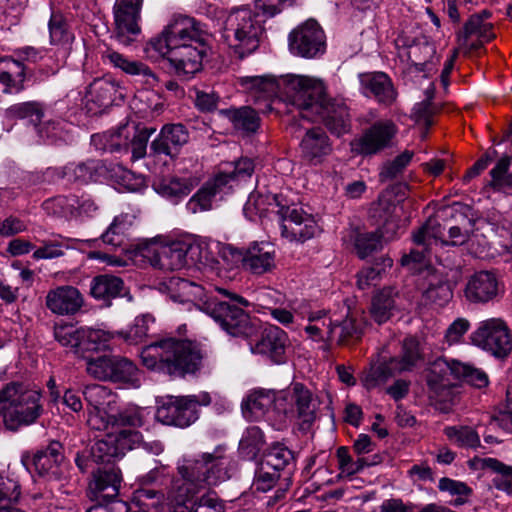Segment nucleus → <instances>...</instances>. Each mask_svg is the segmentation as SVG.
Returning a JSON list of instances; mask_svg holds the SVG:
<instances>
[{"label": "nucleus", "instance_id": "25", "mask_svg": "<svg viewBox=\"0 0 512 512\" xmlns=\"http://www.w3.org/2000/svg\"><path fill=\"white\" fill-rule=\"evenodd\" d=\"M237 83L241 91L255 104L269 102L276 96L280 98V77L276 78L273 75L242 76L237 79Z\"/></svg>", "mask_w": 512, "mask_h": 512}, {"label": "nucleus", "instance_id": "27", "mask_svg": "<svg viewBox=\"0 0 512 512\" xmlns=\"http://www.w3.org/2000/svg\"><path fill=\"white\" fill-rule=\"evenodd\" d=\"M382 269L367 267L358 273L357 286L361 290L374 289L369 313L375 322H384V294L382 288Z\"/></svg>", "mask_w": 512, "mask_h": 512}, {"label": "nucleus", "instance_id": "52", "mask_svg": "<svg viewBox=\"0 0 512 512\" xmlns=\"http://www.w3.org/2000/svg\"><path fill=\"white\" fill-rule=\"evenodd\" d=\"M77 195H60L45 202V208L67 219L77 218Z\"/></svg>", "mask_w": 512, "mask_h": 512}, {"label": "nucleus", "instance_id": "21", "mask_svg": "<svg viewBox=\"0 0 512 512\" xmlns=\"http://www.w3.org/2000/svg\"><path fill=\"white\" fill-rule=\"evenodd\" d=\"M314 115L318 116L324 126L337 137L350 130V115L347 106L341 100L328 97L326 93L319 102L314 104L309 118Z\"/></svg>", "mask_w": 512, "mask_h": 512}, {"label": "nucleus", "instance_id": "61", "mask_svg": "<svg viewBox=\"0 0 512 512\" xmlns=\"http://www.w3.org/2000/svg\"><path fill=\"white\" fill-rule=\"evenodd\" d=\"M81 328L73 325H59L54 328V337L62 345L73 349L77 353Z\"/></svg>", "mask_w": 512, "mask_h": 512}, {"label": "nucleus", "instance_id": "34", "mask_svg": "<svg viewBox=\"0 0 512 512\" xmlns=\"http://www.w3.org/2000/svg\"><path fill=\"white\" fill-rule=\"evenodd\" d=\"M220 115L227 118L236 133L242 137H251L257 134L261 128V117L250 106L222 109Z\"/></svg>", "mask_w": 512, "mask_h": 512}, {"label": "nucleus", "instance_id": "17", "mask_svg": "<svg viewBox=\"0 0 512 512\" xmlns=\"http://www.w3.org/2000/svg\"><path fill=\"white\" fill-rule=\"evenodd\" d=\"M272 200L278 208L276 212L281 219L283 237L289 241L303 243L318 233L319 227L311 215L305 213L301 208L283 205L278 195H274Z\"/></svg>", "mask_w": 512, "mask_h": 512}, {"label": "nucleus", "instance_id": "7", "mask_svg": "<svg viewBox=\"0 0 512 512\" xmlns=\"http://www.w3.org/2000/svg\"><path fill=\"white\" fill-rule=\"evenodd\" d=\"M143 448L158 455L163 446L158 441L146 442L139 431L124 429L117 433H107L91 447L90 457L95 463H110L124 456L126 451Z\"/></svg>", "mask_w": 512, "mask_h": 512}, {"label": "nucleus", "instance_id": "58", "mask_svg": "<svg viewBox=\"0 0 512 512\" xmlns=\"http://www.w3.org/2000/svg\"><path fill=\"white\" fill-rule=\"evenodd\" d=\"M115 417L111 408L89 410L87 424L91 429L106 431L115 427Z\"/></svg>", "mask_w": 512, "mask_h": 512}, {"label": "nucleus", "instance_id": "63", "mask_svg": "<svg viewBox=\"0 0 512 512\" xmlns=\"http://www.w3.org/2000/svg\"><path fill=\"white\" fill-rule=\"evenodd\" d=\"M130 136V127L126 125L119 127V129L116 132L111 133L109 135V138L107 139V146L105 147V149H108L111 152H128Z\"/></svg>", "mask_w": 512, "mask_h": 512}, {"label": "nucleus", "instance_id": "44", "mask_svg": "<svg viewBox=\"0 0 512 512\" xmlns=\"http://www.w3.org/2000/svg\"><path fill=\"white\" fill-rule=\"evenodd\" d=\"M119 87V83L110 77L96 79L89 87L90 101L99 108L108 107L114 101Z\"/></svg>", "mask_w": 512, "mask_h": 512}, {"label": "nucleus", "instance_id": "45", "mask_svg": "<svg viewBox=\"0 0 512 512\" xmlns=\"http://www.w3.org/2000/svg\"><path fill=\"white\" fill-rule=\"evenodd\" d=\"M401 369L411 371L417 365L425 362L423 344L416 335H407L402 340Z\"/></svg>", "mask_w": 512, "mask_h": 512}, {"label": "nucleus", "instance_id": "51", "mask_svg": "<svg viewBox=\"0 0 512 512\" xmlns=\"http://www.w3.org/2000/svg\"><path fill=\"white\" fill-rule=\"evenodd\" d=\"M130 226L131 223L128 221L126 215L116 216L105 233L102 234V241L112 247L122 246L124 244L126 232Z\"/></svg>", "mask_w": 512, "mask_h": 512}, {"label": "nucleus", "instance_id": "5", "mask_svg": "<svg viewBox=\"0 0 512 512\" xmlns=\"http://www.w3.org/2000/svg\"><path fill=\"white\" fill-rule=\"evenodd\" d=\"M262 21L248 8H235L225 19L224 39L240 59L255 52L264 35Z\"/></svg>", "mask_w": 512, "mask_h": 512}, {"label": "nucleus", "instance_id": "9", "mask_svg": "<svg viewBox=\"0 0 512 512\" xmlns=\"http://www.w3.org/2000/svg\"><path fill=\"white\" fill-rule=\"evenodd\" d=\"M286 402L284 413L294 422V428L301 434H308L318 418L319 397L300 382L292 383L279 401Z\"/></svg>", "mask_w": 512, "mask_h": 512}, {"label": "nucleus", "instance_id": "55", "mask_svg": "<svg viewBox=\"0 0 512 512\" xmlns=\"http://www.w3.org/2000/svg\"><path fill=\"white\" fill-rule=\"evenodd\" d=\"M361 381L368 390L374 389L384 382V357L381 353H378L371 360L369 368L363 373Z\"/></svg>", "mask_w": 512, "mask_h": 512}, {"label": "nucleus", "instance_id": "49", "mask_svg": "<svg viewBox=\"0 0 512 512\" xmlns=\"http://www.w3.org/2000/svg\"><path fill=\"white\" fill-rule=\"evenodd\" d=\"M444 433L449 440L454 441L460 448L476 450L483 447L479 434L470 426H448L445 428Z\"/></svg>", "mask_w": 512, "mask_h": 512}, {"label": "nucleus", "instance_id": "62", "mask_svg": "<svg viewBox=\"0 0 512 512\" xmlns=\"http://www.w3.org/2000/svg\"><path fill=\"white\" fill-rule=\"evenodd\" d=\"M115 427H141L144 424L142 410L135 406L114 413Z\"/></svg>", "mask_w": 512, "mask_h": 512}, {"label": "nucleus", "instance_id": "59", "mask_svg": "<svg viewBox=\"0 0 512 512\" xmlns=\"http://www.w3.org/2000/svg\"><path fill=\"white\" fill-rule=\"evenodd\" d=\"M435 112V104L432 102V96L426 97L423 101L416 103L412 109L415 122L422 124L427 131L434 124L433 116Z\"/></svg>", "mask_w": 512, "mask_h": 512}, {"label": "nucleus", "instance_id": "54", "mask_svg": "<svg viewBox=\"0 0 512 512\" xmlns=\"http://www.w3.org/2000/svg\"><path fill=\"white\" fill-rule=\"evenodd\" d=\"M490 470L496 473L492 479L493 486L500 491L511 493L512 492V466L494 458L493 461L488 462Z\"/></svg>", "mask_w": 512, "mask_h": 512}, {"label": "nucleus", "instance_id": "43", "mask_svg": "<svg viewBox=\"0 0 512 512\" xmlns=\"http://www.w3.org/2000/svg\"><path fill=\"white\" fill-rule=\"evenodd\" d=\"M384 144V125L377 123L367 130L364 135L351 141V151L359 155L376 153Z\"/></svg>", "mask_w": 512, "mask_h": 512}, {"label": "nucleus", "instance_id": "42", "mask_svg": "<svg viewBox=\"0 0 512 512\" xmlns=\"http://www.w3.org/2000/svg\"><path fill=\"white\" fill-rule=\"evenodd\" d=\"M79 333L80 339L76 354L81 355L83 358H85L86 362L88 361V359L93 358L87 356L86 353L98 352L108 348V341L110 340L109 333L100 329L84 327H81Z\"/></svg>", "mask_w": 512, "mask_h": 512}, {"label": "nucleus", "instance_id": "35", "mask_svg": "<svg viewBox=\"0 0 512 512\" xmlns=\"http://www.w3.org/2000/svg\"><path fill=\"white\" fill-rule=\"evenodd\" d=\"M123 290V280L111 274L95 276L90 282V295L105 303H110L112 299L119 297Z\"/></svg>", "mask_w": 512, "mask_h": 512}, {"label": "nucleus", "instance_id": "10", "mask_svg": "<svg viewBox=\"0 0 512 512\" xmlns=\"http://www.w3.org/2000/svg\"><path fill=\"white\" fill-rule=\"evenodd\" d=\"M86 372L94 379L121 383L130 388L142 384V371L128 358L119 355H102L88 359Z\"/></svg>", "mask_w": 512, "mask_h": 512}, {"label": "nucleus", "instance_id": "41", "mask_svg": "<svg viewBox=\"0 0 512 512\" xmlns=\"http://www.w3.org/2000/svg\"><path fill=\"white\" fill-rule=\"evenodd\" d=\"M169 296L174 302L191 304L201 299L203 288L189 280L172 277L167 283Z\"/></svg>", "mask_w": 512, "mask_h": 512}, {"label": "nucleus", "instance_id": "30", "mask_svg": "<svg viewBox=\"0 0 512 512\" xmlns=\"http://www.w3.org/2000/svg\"><path fill=\"white\" fill-rule=\"evenodd\" d=\"M189 131L180 123L166 124L159 135L151 143V150L158 155H166L171 158L177 156L180 148L188 143Z\"/></svg>", "mask_w": 512, "mask_h": 512}, {"label": "nucleus", "instance_id": "6", "mask_svg": "<svg viewBox=\"0 0 512 512\" xmlns=\"http://www.w3.org/2000/svg\"><path fill=\"white\" fill-rule=\"evenodd\" d=\"M231 460L221 447L213 453H203L199 459L184 460L178 466L179 477L173 480L204 488L230 478Z\"/></svg>", "mask_w": 512, "mask_h": 512}, {"label": "nucleus", "instance_id": "29", "mask_svg": "<svg viewBox=\"0 0 512 512\" xmlns=\"http://www.w3.org/2000/svg\"><path fill=\"white\" fill-rule=\"evenodd\" d=\"M102 59L128 75L139 77L148 88L153 89L159 83L158 76L148 65L141 61L130 60L112 48H107L103 52Z\"/></svg>", "mask_w": 512, "mask_h": 512}, {"label": "nucleus", "instance_id": "31", "mask_svg": "<svg viewBox=\"0 0 512 512\" xmlns=\"http://www.w3.org/2000/svg\"><path fill=\"white\" fill-rule=\"evenodd\" d=\"M242 263L252 274L271 272L275 268V248L269 242H253L242 253Z\"/></svg>", "mask_w": 512, "mask_h": 512}, {"label": "nucleus", "instance_id": "13", "mask_svg": "<svg viewBox=\"0 0 512 512\" xmlns=\"http://www.w3.org/2000/svg\"><path fill=\"white\" fill-rule=\"evenodd\" d=\"M200 309L231 336L247 337L254 331L249 315L236 304L210 297Z\"/></svg>", "mask_w": 512, "mask_h": 512}, {"label": "nucleus", "instance_id": "11", "mask_svg": "<svg viewBox=\"0 0 512 512\" xmlns=\"http://www.w3.org/2000/svg\"><path fill=\"white\" fill-rule=\"evenodd\" d=\"M198 245L184 241L166 244L149 243L140 248V253L153 267L165 271L180 270L195 263L194 254L199 252Z\"/></svg>", "mask_w": 512, "mask_h": 512}, {"label": "nucleus", "instance_id": "18", "mask_svg": "<svg viewBox=\"0 0 512 512\" xmlns=\"http://www.w3.org/2000/svg\"><path fill=\"white\" fill-rule=\"evenodd\" d=\"M288 41L291 53L303 58H315L326 50L324 31L314 19H308L294 28L289 33Z\"/></svg>", "mask_w": 512, "mask_h": 512}, {"label": "nucleus", "instance_id": "19", "mask_svg": "<svg viewBox=\"0 0 512 512\" xmlns=\"http://www.w3.org/2000/svg\"><path fill=\"white\" fill-rule=\"evenodd\" d=\"M504 286L496 270L475 271L467 278L463 296L471 304H487L498 301Z\"/></svg>", "mask_w": 512, "mask_h": 512}, {"label": "nucleus", "instance_id": "50", "mask_svg": "<svg viewBox=\"0 0 512 512\" xmlns=\"http://www.w3.org/2000/svg\"><path fill=\"white\" fill-rule=\"evenodd\" d=\"M197 182L192 178H170L161 181L156 186V191L167 198H181L187 196L196 186Z\"/></svg>", "mask_w": 512, "mask_h": 512}, {"label": "nucleus", "instance_id": "56", "mask_svg": "<svg viewBox=\"0 0 512 512\" xmlns=\"http://www.w3.org/2000/svg\"><path fill=\"white\" fill-rule=\"evenodd\" d=\"M362 90L366 96L382 99L384 96V73L367 72L359 75Z\"/></svg>", "mask_w": 512, "mask_h": 512}, {"label": "nucleus", "instance_id": "37", "mask_svg": "<svg viewBox=\"0 0 512 512\" xmlns=\"http://www.w3.org/2000/svg\"><path fill=\"white\" fill-rule=\"evenodd\" d=\"M407 47L410 49L408 58L411 60V65L415 67L418 72H426L427 66L431 63L432 58L436 54V47L428 37L422 35L414 37L408 42Z\"/></svg>", "mask_w": 512, "mask_h": 512}, {"label": "nucleus", "instance_id": "47", "mask_svg": "<svg viewBox=\"0 0 512 512\" xmlns=\"http://www.w3.org/2000/svg\"><path fill=\"white\" fill-rule=\"evenodd\" d=\"M82 394L90 407L89 410L111 408L116 399L111 389L99 384L85 386Z\"/></svg>", "mask_w": 512, "mask_h": 512}, {"label": "nucleus", "instance_id": "15", "mask_svg": "<svg viewBox=\"0 0 512 512\" xmlns=\"http://www.w3.org/2000/svg\"><path fill=\"white\" fill-rule=\"evenodd\" d=\"M471 343L498 359L506 358L512 350V337L501 319H489L470 335Z\"/></svg>", "mask_w": 512, "mask_h": 512}, {"label": "nucleus", "instance_id": "36", "mask_svg": "<svg viewBox=\"0 0 512 512\" xmlns=\"http://www.w3.org/2000/svg\"><path fill=\"white\" fill-rule=\"evenodd\" d=\"M260 462L266 469H272L278 473L286 471L290 474L295 468V455L284 444L275 443L263 454Z\"/></svg>", "mask_w": 512, "mask_h": 512}, {"label": "nucleus", "instance_id": "16", "mask_svg": "<svg viewBox=\"0 0 512 512\" xmlns=\"http://www.w3.org/2000/svg\"><path fill=\"white\" fill-rule=\"evenodd\" d=\"M144 0H116L113 6V37L130 46L141 35V10Z\"/></svg>", "mask_w": 512, "mask_h": 512}, {"label": "nucleus", "instance_id": "20", "mask_svg": "<svg viewBox=\"0 0 512 512\" xmlns=\"http://www.w3.org/2000/svg\"><path fill=\"white\" fill-rule=\"evenodd\" d=\"M19 60L12 57L0 58V84L5 94H18L25 90L27 67L23 61L35 62L39 52L33 47H24L16 51Z\"/></svg>", "mask_w": 512, "mask_h": 512}, {"label": "nucleus", "instance_id": "40", "mask_svg": "<svg viewBox=\"0 0 512 512\" xmlns=\"http://www.w3.org/2000/svg\"><path fill=\"white\" fill-rule=\"evenodd\" d=\"M48 30L50 43L52 45L66 47L74 40V34L70 28L67 17L59 9L51 8Z\"/></svg>", "mask_w": 512, "mask_h": 512}, {"label": "nucleus", "instance_id": "24", "mask_svg": "<svg viewBox=\"0 0 512 512\" xmlns=\"http://www.w3.org/2000/svg\"><path fill=\"white\" fill-rule=\"evenodd\" d=\"M45 304L53 314L72 316L81 310L84 298L76 287L62 285L48 291Z\"/></svg>", "mask_w": 512, "mask_h": 512}, {"label": "nucleus", "instance_id": "8", "mask_svg": "<svg viewBox=\"0 0 512 512\" xmlns=\"http://www.w3.org/2000/svg\"><path fill=\"white\" fill-rule=\"evenodd\" d=\"M325 92L326 87L319 78L298 74L280 76V99L300 110L303 118L309 119L314 104Z\"/></svg>", "mask_w": 512, "mask_h": 512}, {"label": "nucleus", "instance_id": "22", "mask_svg": "<svg viewBox=\"0 0 512 512\" xmlns=\"http://www.w3.org/2000/svg\"><path fill=\"white\" fill-rule=\"evenodd\" d=\"M289 345L287 333L278 326L264 328L251 351L269 358L273 363L281 364L286 359V349Z\"/></svg>", "mask_w": 512, "mask_h": 512}, {"label": "nucleus", "instance_id": "28", "mask_svg": "<svg viewBox=\"0 0 512 512\" xmlns=\"http://www.w3.org/2000/svg\"><path fill=\"white\" fill-rule=\"evenodd\" d=\"M103 464V467L93 472V480L89 487L98 500L117 499L122 479L121 472L113 462Z\"/></svg>", "mask_w": 512, "mask_h": 512}, {"label": "nucleus", "instance_id": "4", "mask_svg": "<svg viewBox=\"0 0 512 512\" xmlns=\"http://www.w3.org/2000/svg\"><path fill=\"white\" fill-rule=\"evenodd\" d=\"M413 157V151L405 150L392 160H386V242L394 239L397 236V231L405 228L409 222V215L405 213L404 204L410 191V186L405 181L389 184L387 182L402 175Z\"/></svg>", "mask_w": 512, "mask_h": 512}, {"label": "nucleus", "instance_id": "3", "mask_svg": "<svg viewBox=\"0 0 512 512\" xmlns=\"http://www.w3.org/2000/svg\"><path fill=\"white\" fill-rule=\"evenodd\" d=\"M39 391L27 388L21 382L7 383L0 390V418L4 427L16 432L35 424L44 413Z\"/></svg>", "mask_w": 512, "mask_h": 512}, {"label": "nucleus", "instance_id": "32", "mask_svg": "<svg viewBox=\"0 0 512 512\" xmlns=\"http://www.w3.org/2000/svg\"><path fill=\"white\" fill-rule=\"evenodd\" d=\"M232 178L233 176L231 174L222 173L205 182L204 185L189 199L186 204V209L192 214L211 210L214 198L223 190Z\"/></svg>", "mask_w": 512, "mask_h": 512}, {"label": "nucleus", "instance_id": "33", "mask_svg": "<svg viewBox=\"0 0 512 512\" xmlns=\"http://www.w3.org/2000/svg\"><path fill=\"white\" fill-rule=\"evenodd\" d=\"M64 461V449L60 442L52 441L35 453L33 465L40 476L59 479L62 475L61 465Z\"/></svg>", "mask_w": 512, "mask_h": 512}, {"label": "nucleus", "instance_id": "48", "mask_svg": "<svg viewBox=\"0 0 512 512\" xmlns=\"http://www.w3.org/2000/svg\"><path fill=\"white\" fill-rule=\"evenodd\" d=\"M325 333L327 343L336 341L337 344L344 345L349 339L353 338L358 333V329L355 325L354 319L352 318L346 317L340 322L329 319Z\"/></svg>", "mask_w": 512, "mask_h": 512}, {"label": "nucleus", "instance_id": "53", "mask_svg": "<svg viewBox=\"0 0 512 512\" xmlns=\"http://www.w3.org/2000/svg\"><path fill=\"white\" fill-rule=\"evenodd\" d=\"M356 253L359 258L365 259L373 252L382 247V233L380 229L375 232L359 233L354 242Z\"/></svg>", "mask_w": 512, "mask_h": 512}, {"label": "nucleus", "instance_id": "57", "mask_svg": "<svg viewBox=\"0 0 512 512\" xmlns=\"http://www.w3.org/2000/svg\"><path fill=\"white\" fill-rule=\"evenodd\" d=\"M273 397L263 391H254L242 404L244 411H249L256 417L263 415L264 412L272 405Z\"/></svg>", "mask_w": 512, "mask_h": 512}, {"label": "nucleus", "instance_id": "38", "mask_svg": "<svg viewBox=\"0 0 512 512\" xmlns=\"http://www.w3.org/2000/svg\"><path fill=\"white\" fill-rule=\"evenodd\" d=\"M426 301L444 307L453 297V288L447 275L432 274L427 279V287L423 292Z\"/></svg>", "mask_w": 512, "mask_h": 512}, {"label": "nucleus", "instance_id": "39", "mask_svg": "<svg viewBox=\"0 0 512 512\" xmlns=\"http://www.w3.org/2000/svg\"><path fill=\"white\" fill-rule=\"evenodd\" d=\"M106 171L102 162L89 160L78 164H68L63 168V177L81 183L98 181Z\"/></svg>", "mask_w": 512, "mask_h": 512}, {"label": "nucleus", "instance_id": "2", "mask_svg": "<svg viewBox=\"0 0 512 512\" xmlns=\"http://www.w3.org/2000/svg\"><path fill=\"white\" fill-rule=\"evenodd\" d=\"M140 357L148 369L173 377L196 373L203 359L197 344L176 338H165L146 345Z\"/></svg>", "mask_w": 512, "mask_h": 512}, {"label": "nucleus", "instance_id": "14", "mask_svg": "<svg viewBox=\"0 0 512 512\" xmlns=\"http://www.w3.org/2000/svg\"><path fill=\"white\" fill-rule=\"evenodd\" d=\"M201 489L181 481L172 480L171 489L168 494L169 511L224 512V505L213 493H207L199 498H195Z\"/></svg>", "mask_w": 512, "mask_h": 512}, {"label": "nucleus", "instance_id": "12", "mask_svg": "<svg viewBox=\"0 0 512 512\" xmlns=\"http://www.w3.org/2000/svg\"><path fill=\"white\" fill-rule=\"evenodd\" d=\"M211 397L208 393L188 396H167L157 408L156 418L165 425L185 428L199 417V407L208 406Z\"/></svg>", "mask_w": 512, "mask_h": 512}, {"label": "nucleus", "instance_id": "46", "mask_svg": "<svg viewBox=\"0 0 512 512\" xmlns=\"http://www.w3.org/2000/svg\"><path fill=\"white\" fill-rule=\"evenodd\" d=\"M5 116L10 120H27L28 123L37 126L44 116V109L37 101L20 102L8 107Z\"/></svg>", "mask_w": 512, "mask_h": 512}, {"label": "nucleus", "instance_id": "64", "mask_svg": "<svg viewBox=\"0 0 512 512\" xmlns=\"http://www.w3.org/2000/svg\"><path fill=\"white\" fill-rule=\"evenodd\" d=\"M150 134L148 130H136L135 127L131 128V136L129 141V150L132 152V158L138 160L146 155L147 143Z\"/></svg>", "mask_w": 512, "mask_h": 512}, {"label": "nucleus", "instance_id": "23", "mask_svg": "<svg viewBox=\"0 0 512 512\" xmlns=\"http://www.w3.org/2000/svg\"><path fill=\"white\" fill-rule=\"evenodd\" d=\"M299 147L302 159L312 166L322 164L333 151V144L321 127L307 129Z\"/></svg>", "mask_w": 512, "mask_h": 512}, {"label": "nucleus", "instance_id": "60", "mask_svg": "<svg viewBox=\"0 0 512 512\" xmlns=\"http://www.w3.org/2000/svg\"><path fill=\"white\" fill-rule=\"evenodd\" d=\"M280 478V473L264 468L261 462L255 471L253 487L256 491L267 492L271 490Z\"/></svg>", "mask_w": 512, "mask_h": 512}, {"label": "nucleus", "instance_id": "26", "mask_svg": "<svg viewBox=\"0 0 512 512\" xmlns=\"http://www.w3.org/2000/svg\"><path fill=\"white\" fill-rule=\"evenodd\" d=\"M412 241L416 246L421 247V250L412 249L408 254H403L401 265H425L429 262L432 245L438 241L435 235V222L431 219L425 221L413 232Z\"/></svg>", "mask_w": 512, "mask_h": 512}, {"label": "nucleus", "instance_id": "1", "mask_svg": "<svg viewBox=\"0 0 512 512\" xmlns=\"http://www.w3.org/2000/svg\"><path fill=\"white\" fill-rule=\"evenodd\" d=\"M208 41L209 34L198 22L178 17L152 38L149 45L168 60L177 76L189 79L202 70L203 58L210 50Z\"/></svg>", "mask_w": 512, "mask_h": 512}]
</instances>
